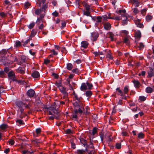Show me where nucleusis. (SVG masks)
<instances>
[{"label": "nucleus", "instance_id": "obj_8", "mask_svg": "<svg viewBox=\"0 0 154 154\" xmlns=\"http://www.w3.org/2000/svg\"><path fill=\"white\" fill-rule=\"evenodd\" d=\"M91 36L93 38V41H96L97 38L99 36V34L97 32H93L91 33Z\"/></svg>", "mask_w": 154, "mask_h": 154}, {"label": "nucleus", "instance_id": "obj_43", "mask_svg": "<svg viewBox=\"0 0 154 154\" xmlns=\"http://www.w3.org/2000/svg\"><path fill=\"white\" fill-rule=\"evenodd\" d=\"M7 15V13H5L4 12H1L0 13V15L2 17H5Z\"/></svg>", "mask_w": 154, "mask_h": 154}, {"label": "nucleus", "instance_id": "obj_28", "mask_svg": "<svg viewBox=\"0 0 154 154\" xmlns=\"http://www.w3.org/2000/svg\"><path fill=\"white\" fill-rule=\"evenodd\" d=\"M123 42L127 45H129L130 44V42L129 41V39L127 37H125L124 38Z\"/></svg>", "mask_w": 154, "mask_h": 154}, {"label": "nucleus", "instance_id": "obj_53", "mask_svg": "<svg viewBox=\"0 0 154 154\" xmlns=\"http://www.w3.org/2000/svg\"><path fill=\"white\" fill-rule=\"evenodd\" d=\"M101 17H102V20H103L104 21H106L107 20L108 17L106 15H104V16H102Z\"/></svg>", "mask_w": 154, "mask_h": 154}, {"label": "nucleus", "instance_id": "obj_38", "mask_svg": "<svg viewBox=\"0 0 154 154\" xmlns=\"http://www.w3.org/2000/svg\"><path fill=\"white\" fill-rule=\"evenodd\" d=\"M77 154H85V151L83 149L77 150Z\"/></svg>", "mask_w": 154, "mask_h": 154}, {"label": "nucleus", "instance_id": "obj_57", "mask_svg": "<svg viewBox=\"0 0 154 154\" xmlns=\"http://www.w3.org/2000/svg\"><path fill=\"white\" fill-rule=\"evenodd\" d=\"M59 12L60 14L59 15L58 14V17L60 15L61 16L63 14L64 12V10L63 9H61L60 10Z\"/></svg>", "mask_w": 154, "mask_h": 154}, {"label": "nucleus", "instance_id": "obj_46", "mask_svg": "<svg viewBox=\"0 0 154 154\" xmlns=\"http://www.w3.org/2000/svg\"><path fill=\"white\" fill-rule=\"evenodd\" d=\"M79 103L80 102H79L78 101H76L75 103H72V104L74 106L75 109L76 108H77V106H78V104H79Z\"/></svg>", "mask_w": 154, "mask_h": 154}, {"label": "nucleus", "instance_id": "obj_31", "mask_svg": "<svg viewBox=\"0 0 154 154\" xmlns=\"http://www.w3.org/2000/svg\"><path fill=\"white\" fill-rule=\"evenodd\" d=\"M27 116V114L25 112H23V113H20L19 115V117L20 118L22 119L25 117V116Z\"/></svg>", "mask_w": 154, "mask_h": 154}, {"label": "nucleus", "instance_id": "obj_59", "mask_svg": "<svg viewBox=\"0 0 154 154\" xmlns=\"http://www.w3.org/2000/svg\"><path fill=\"white\" fill-rule=\"evenodd\" d=\"M140 45L138 46L140 49H143L144 48V45L142 42L140 43Z\"/></svg>", "mask_w": 154, "mask_h": 154}, {"label": "nucleus", "instance_id": "obj_7", "mask_svg": "<svg viewBox=\"0 0 154 154\" xmlns=\"http://www.w3.org/2000/svg\"><path fill=\"white\" fill-rule=\"evenodd\" d=\"M32 76L34 78H38L40 77V74L38 72L34 71L32 72Z\"/></svg>", "mask_w": 154, "mask_h": 154}, {"label": "nucleus", "instance_id": "obj_60", "mask_svg": "<svg viewBox=\"0 0 154 154\" xmlns=\"http://www.w3.org/2000/svg\"><path fill=\"white\" fill-rule=\"evenodd\" d=\"M52 75L53 76L54 78L55 79H58V74L54 73L53 72L52 73Z\"/></svg>", "mask_w": 154, "mask_h": 154}, {"label": "nucleus", "instance_id": "obj_20", "mask_svg": "<svg viewBox=\"0 0 154 154\" xmlns=\"http://www.w3.org/2000/svg\"><path fill=\"white\" fill-rule=\"evenodd\" d=\"M20 58L22 61L20 62V63H22L26 62V57L25 56L23 55H21Z\"/></svg>", "mask_w": 154, "mask_h": 154}, {"label": "nucleus", "instance_id": "obj_27", "mask_svg": "<svg viewBox=\"0 0 154 154\" xmlns=\"http://www.w3.org/2000/svg\"><path fill=\"white\" fill-rule=\"evenodd\" d=\"M138 137L139 139H143L144 137V134L142 132H140L138 134Z\"/></svg>", "mask_w": 154, "mask_h": 154}, {"label": "nucleus", "instance_id": "obj_12", "mask_svg": "<svg viewBox=\"0 0 154 154\" xmlns=\"http://www.w3.org/2000/svg\"><path fill=\"white\" fill-rule=\"evenodd\" d=\"M81 47L86 49L88 48V44L86 41H83L81 42Z\"/></svg>", "mask_w": 154, "mask_h": 154}, {"label": "nucleus", "instance_id": "obj_18", "mask_svg": "<svg viewBox=\"0 0 154 154\" xmlns=\"http://www.w3.org/2000/svg\"><path fill=\"white\" fill-rule=\"evenodd\" d=\"M83 12L84 15H86L87 16L91 17L92 18L93 17L91 16L90 12L89 11H85V10H84Z\"/></svg>", "mask_w": 154, "mask_h": 154}, {"label": "nucleus", "instance_id": "obj_54", "mask_svg": "<svg viewBox=\"0 0 154 154\" xmlns=\"http://www.w3.org/2000/svg\"><path fill=\"white\" fill-rule=\"evenodd\" d=\"M66 132L67 134H70L72 133V131L70 129H67L66 131Z\"/></svg>", "mask_w": 154, "mask_h": 154}, {"label": "nucleus", "instance_id": "obj_52", "mask_svg": "<svg viewBox=\"0 0 154 154\" xmlns=\"http://www.w3.org/2000/svg\"><path fill=\"white\" fill-rule=\"evenodd\" d=\"M9 69L8 67H5L4 69V72L5 73H8L9 72Z\"/></svg>", "mask_w": 154, "mask_h": 154}, {"label": "nucleus", "instance_id": "obj_17", "mask_svg": "<svg viewBox=\"0 0 154 154\" xmlns=\"http://www.w3.org/2000/svg\"><path fill=\"white\" fill-rule=\"evenodd\" d=\"M7 53L9 54L10 53L9 51V49H8L6 50L5 49H3L2 50V51L0 52V53L2 55H5Z\"/></svg>", "mask_w": 154, "mask_h": 154}, {"label": "nucleus", "instance_id": "obj_32", "mask_svg": "<svg viewBox=\"0 0 154 154\" xmlns=\"http://www.w3.org/2000/svg\"><path fill=\"white\" fill-rule=\"evenodd\" d=\"M153 69H152L148 73V76L149 77L151 78L154 76V74L153 72Z\"/></svg>", "mask_w": 154, "mask_h": 154}, {"label": "nucleus", "instance_id": "obj_21", "mask_svg": "<svg viewBox=\"0 0 154 154\" xmlns=\"http://www.w3.org/2000/svg\"><path fill=\"white\" fill-rule=\"evenodd\" d=\"M85 95L86 97H90L92 95V92L91 91H88L85 92Z\"/></svg>", "mask_w": 154, "mask_h": 154}, {"label": "nucleus", "instance_id": "obj_15", "mask_svg": "<svg viewBox=\"0 0 154 154\" xmlns=\"http://www.w3.org/2000/svg\"><path fill=\"white\" fill-rule=\"evenodd\" d=\"M134 86L136 88H139L140 83L137 80H134L133 81Z\"/></svg>", "mask_w": 154, "mask_h": 154}, {"label": "nucleus", "instance_id": "obj_51", "mask_svg": "<svg viewBox=\"0 0 154 154\" xmlns=\"http://www.w3.org/2000/svg\"><path fill=\"white\" fill-rule=\"evenodd\" d=\"M72 71L73 73H75L76 74H78L79 73V69L77 68H75L72 70Z\"/></svg>", "mask_w": 154, "mask_h": 154}, {"label": "nucleus", "instance_id": "obj_30", "mask_svg": "<svg viewBox=\"0 0 154 154\" xmlns=\"http://www.w3.org/2000/svg\"><path fill=\"white\" fill-rule=\"evenodd\" d=\"M152 18V16L150 15H147L146 17V19L147 22L150 21Z\"/></svg>", "mask_w": 154, "mask_h": 154}, {"label": "nucleus", "instance_id": "obj_62", "mask_svg": "<svg viewBox=\"0 0 154 154\" xmlns=\"http://www.w3.org/2000/svg\"><path fill=\"white\" fill-rule=\"evenodd\" d=\"M30 106L31 105L29 104H26L25 106V107L26 109H28L32 111V109L30 108Z\"/></svg>", "mask_w": 154, "mask_h": 154}, {"label": "nucleus", "instance_id": "obj_58", "mask_svg": "<svg viewBox=\"0 0 154 154\" xmlns=\"http://www.w3.org/2000/svg\"><path fill=\"white\" fill-rule=\"evenodd\" d=\"M29 40H26V41H25V42H23V41H22V42L23 43V46H24V47H25L26 45L28 43V42H29Z\"/></svg>", "mask_w": 154, "mask_h": 154}, {"label": "nucleus", "instance_id": "obj_61", "mask_svg": "<svg viewBox=\"0 0 154 154\" xmlns=\"http://www.w3.org/2000/svg\"><path fill=\"white\" fill-rule=\"evenodd\" d=\"M5 75V73L4 71L2 70L0 71V77H3Z\"/></svg>", "mask_w": 154, "mask_h": 154}, {"label": "nucleus", "instance_id": "obj_47", "mask_svg": "<svg viewBox=\"0 0 154 154\" xmlns=\"http://www.w3.org/2000/svg\"><path fill=\"white\" fill-rule=\"evenodd\" d=\"M66 50V48L65 47L62 48L61 47H60L58 45V51H61V52H64Z\"/></svg>", "mask_w": 154, "mask_h": 154}, {"label": "nucleus", "instance_id": "obj_50", "mask_svg": "<svg viewBox=\"0 0 154 154\" xmlns=\"http://www.w3.org/2000/svg\"><path fill=\"white\" fill-rule=\"evenodd\" d=\"M100 136L101 139V140L102 142H103V138L104 137V134L103 133H101L100 134Z\"/></svg>", "mask_w": 154, "mask_h": 154}, {"label": "nucleus", "instance_id": "obj_4", "mask_svg": "<svg viewBox=\"0 0 154 154\" xmlns=\"http://www.w3.org/2000/svg\"><path fill=\"white\" fill-rule=\"evenodd\" d=\"M66 22L63 20H60L58 19V25L61 29H63L66 26Z\"/></svg>", "mask_w": 154, "mask_h": 154}, {"label": "nucleus", "instance_id": "obj_48", "mask_svg": "<svg viewBox=\"0 0 154 154\" xmlns=\"http://www.w3.org/2000/svg\"><path fill=\"white\" fill-rule=\"evenodd\" d=\"M97 22L98 23H100L102 22V17L101 16H98L97 17Z\"/></svg>", "mask_w": 154, "mask_h": 154}, {"label": "nucleus", "instance_id": "obj_45", "mask_svg": "<svg viewBox=\"0 0 154 154\" xmlns=\"http://www.w3.org/2000/svg\"><path fill=\"white\" fill-rule=\"evenodd\" d=\"M116 148L119 149L121 148V144L120 143H117L116 145Z\"/></svg>", "mask_w": 154, "mask_h": 154}, {"label": "nucleus", "instance_id": "obj_63", "mask_svg": "<svg viewBox=\"0 0 154 154\" xmlns=\"http://www.w3.org/2000/svg\"><path fill=\"white\" fill-rule=\"evenodd\" d=\"M30 4L28 2H27L24 5V7L26 8H28L29 7L30 5Z\"/></svg>", "mask_w": 154, "mask_h": 154}, {"label": "nucleus", "instance_id": "obj_24", "mask_svg": "<svg viewBox=\"0 0 154 154\" xmlns=\"http://www.w3.org/2000/svg\"><path fill=\"white\" fill-rule=\"evenodd\" d=\"M152 88L149 87H147L146 88V91L147 93H150L152 92Z\"/></svg>", "mask_w": 154, "mask_h": 154}, {"label": "nucleus", "instance_id": "obj_19", "mask_svg": "<svg viewBox=\"0 0 154 154\" xmlns=\"http://www.w3.org/2000/svg\"><path fill=\"white\" fill-rule=\"evenodd\" d=\"M22 45L20 42L19 41H16L14 46L16 48H19Z\"/></svg>", "mask_w": 154, "mask_h": 154}, {"label": "nucleus", "instance_id": "obj_14", "mask_svg": "<svg viewBox=\"0 0 154 154\" xmlns=\"http://www.w3.org/2000/svg\"><path fill=\"white\" fill-rule=\"evenodd\" d=\"M26 104L25 103H23L21 101L18 102L16 103V105L19 109L23 107V105Z\"/></svg>", "mask_w": 154, "mask_h": 154}, {"label": "nucleus", "instance_id": "obj_36", "mask_svg": "<svg viewBox=\"0 0 154 154\" xmlns=\"http://www.w3.org/2000/svg\"><path fill=\"white\" fill-rule=\"evenodd\" d=\"M67 81H68V84L67 85L69 86V89L71 90H73V87L72 86V85L70 83V80L67 79Z\"/></svg>", "mask_w": 154, "mask_h": 154}, {"label": "nucleus", "instance_id": "obj_29", "mask_svg": "<svg viewBox=\"0 0 154 154\" xmlns=\"http://www.w3.org/2000/svg\"><path fill=\"white\" fill-rule=\"evenodd\" d=\"M16 122L18 123L20 125H24L25 123L23 121L20 119H18L16 120Z\"/></svg>", "mask_w": 154, "mask_h": 154}, {"label": "nucleus", "instance_id": "obj_9", "mask_svg": "<svg viewBox=\"0 0 154 154\" xmlns=\"http://www.w3.org/2000/svg\"><path fill=\"white\" fill-rule=\"evenodd\" d=\"M104 29L107 30H110L111 28V24L109 23H105L103 25Z\"/></svg>", "mask_w": 154, "mask_h": 154}, {"label": "nucleus", "instance_id": "obj_56", "mask_svg": "<svg viewBox=\"0 0 154 154\" xmlns=\"http://www.w3.org/2000/svg\"><path fill=\"white\" fill-rule=\"evenodd\" d=\"M71 147L73 149H75L76 148L75 145V143H74L72 141L71 142Z\"/></svg>", "mask_w": 154, "mask_h": 154}, {"label": "nucleus", "instance_id": "obj_22", "mask_svg": "<svg viewBox=\"0 0 154 154\" xmlns=\"http://www.w3.org/2000/svg\"><path fill=\"white\" fill-rule=\"evenodd\" d=\"M129 87L128 86H126L124 87L123 92L124 94H127L129 90Z\"/></svg>", "mask_w": 154, "mask_h": 154}, {"label": "nucleus", "instance_id": "obj_39", "mask_svg": "<svg viewBox=\"0 0 154 154\" xmlns=\"http://www.w3.org/2000/svg\"><path fill=\"white\" fill-rule=\"evenodd\" d=\"M8 127V125L7 124H3L0 126V128L2 130L5 129Z\"/></svg>", "mask_w": 154, "mask_h": 154}, {"label": "nucleus", "instance_id": "obj_6", "mask_svg": "<svg viewBox=\"0 0 154 154\" xmlns=\"http://www.w3.org/2000/svg\"><path fill=\"white\" fill-rule=\"evenodd\" d=\"M135 36L136 38L138 39V40H136L135 42L137 43L141 37V33L140 31L139 30L135 32Z\"/></svg>", "mask_w": 154, "mask_h": 154}, {"label": "nucleus", "instance_id": "obj_3", "mask_svg": "<svg viewBox=\"0 0 154 154\" xmlns=\"http://www.w3.org/2000/svg\"><path fill=\"white\" fill-rule=\"evenodd\" d=\"M58 88L60 91L61 93L63 95V98L67 100L68 98V93L66 91V88L63 86H61V82H58Z\"/></svg>", "mask_w": 154, "mask_h": 154}, {"label": "nucleus", "instance_id": "obj_41", "mask_svg": "<svg viewBox=\"0 0 154 154\" xmlns=\"http://www.w3.org/2000/svg\"><path fill=\"white\" fill-rule=\"evenodd\" d=\"M45 14H41L40 15V17H38V20H43V19L44 18L45 16Z\"/></svg>", "mask_w": 154, "mask_h": 154}, {"label": "nucleus", "instance_id": "obj_35", "mask_svg": "<svg viewBox=\"0 0 154 154\" xmlns=\"http://www.w3.org/2000/svg\"><path fill=\"white\" fill-rule=\"evenodd\" d=\"M109 38L111 39V41H114L113 36L114 35L112 32H109Z\"/></svg>", "mask_w": 154, "mask_h": 154}, {"label": "nucleus", "instance_id": "obj_37", "mask_svg": "<svg viewBox=\"0 0 154 154\" xmlns=\"http://www.w3.org/2000/svg\"><path fill=\"white\" fill-rule=\"evenodd\" d=\"M35 24V23L34 22H32L28 26V28L29 29H32L34 26Z\"/></svg>", "mask_w": 154, "mask_h": 154}, {"label": "nucleus", "instance_id": "obj_16", "mask_svg": "<svg viewBox=\"0 0 154 154\" xmlns=\"http://www.w3.org/2000/svg\"><path fill=\"white\" fill-rule=\"evenodd\" d=\"M15 74L13 71H10L8 73V77L9 79H11L14 76H15Z\"/></svg>", "mask_w": 154, "mask_h": 154}, {"label": "nucleus", "instance_id": "obj_49", "mask_svg": "<svg viewBox=\"0 0 154 154\" xmlns=\"http://www.w3.org/2000/svg\"><path fill=\"white\" fill-rule=\"evenodd\" d=\"M84 7L85 8L86 10V11H89V10L90 9V6L89 5L87 4H85V5Z\"/></svg>", "mask_w": 154, "mask_h": 154}, {"label": "nucleus", "instance_id": "obj_33", "mask_svg": "<svg viewBox=\"0 0 154 154\" xmlns=\"http://www.w3.org/2000/svg\"><path fill=\"white\" fill-rule=\"evenodd\" d=\"M42 11L41 8L37 9L35 11V14L38 15Z\"/></svg>", "mask_w": 154, "mask_h": 154}, {"label": "nucleus", "instance_id": "obj_26", "mask_svg": "<svg viewBox=\"0 0 154 154\" xmlns=\"http://www.w3.org/2000/svg\"><path fill=\"white\" fill-rule=\"evenodd\" d=\"M48 6V4H43L41 9L42 11H45L47 8Z\"/></svg>", "mask_w": 154, "mask_h": 154}, {"label": "nucleus", "instance_id": "obj_55", "mask_svg": "<svg viewBox=\"0 0 154 154\" xmlns=\"http://www.w3.org/2000/svg\"><path fill=\"white\" fill-rule=\"evenodd\" d=\"M8 142L11 145H13L14 144V140L11 139L8 140Z\"/></svg>", "mask_w": 154, "mask_h": 154}, {"label": "nucleus", "instance_id": "obj_64", "mask_svg": "<svg viewBox=\"0 0 154 154\" xmlns=\"http://www.w3.org/2000/svg\"><path fill=\"white\" fill-rule=\"evenodd\" d=\"M29 151L28 150H24L22 152V154H29Z\"/></svg>", "mask_w": 154, "mask_h": 154}, {"label": "nucleus", "instance_id": "obj_2", "mask_svg": "<svg viewBox=\"0 0 154 154\" xmlns=\"http://www.w3.org/2000/svg\"><path fill=\"white\" fill-rule=\"evenodd\" d=\"M3 60V62L5 64L9 63L10 61H18V59L14 55H12L11 53H9L7 56V57H4L2 59Z\"/></svg>", "mask_w": 154, "mask_h": 154}, {"label": "nucleus", "instance_id": "obj_10", "mask_svg": "<svg viewBox=\"0 0 154 154\" xmlns=\"http://www.w3.org/2000/svg\"><path fill=\"white\" fill-rule=\"evenodd\" d=\"M80 89L82 91L87 90L88 88L86 84L85 83H82L81 84Z\"/></svg>", "mask_w": 154, "mask_h": 154}, {"label": "nucleus", "instance_id": "obj_42", "mask_svg": "<svg viewBox=\"0 0 154 154\" xmlns=\"http://www.w3.org/2000/svg\"><path fill=\"white\" fill-rule=\"evenodd\" d=\"M146 97L143 96H141L139 97V100L141 101H144L146 100Z\"/></svg>", "mask_w": 154, "mask_h": 154}, {"label": "nucleus", "instance_id": "obj_13", "mask_svg": "<svg viewBox=\"0 0 154 154\" xmlns=\"http://www.w3.org/2000/svg\"><path fill=\"white\" fill-rule=\"evenodd\" d=\"M116 94L119 95H120V96H122L123 94V92L120 89V87L117 88L116 89Z\"/></svg>", "mask_w": 154, "mask_h": 154}, {"label": "nucleus", "instance_id": "obj_25", "mask_svg": "<svg viewBox=\"0 0 154 154\" xmlns=\"http://www.w3.org/2000/svg\"><path fill=\"white\" fill-rule=\"evenodd\" d=\"M73 67L71 63H68L67 64L66 68L67 69L69 70H71Z\"/></svg>", "mask_w": 154, "mask_h": 154}, {"label": "nucleus", "instance_id": "obj_5", "mask_svg": "<svg viewBox=\"0 0 154 154\" xmlns=\"http://www.w3.org/2000/svg\"><path fill=\"white\" fill-rule=\"evenodd\" d=\"M35 93V91L34 90L32 89H30L28 91L26 94L28 97L31 98L34 97Z\"/></svg>", "mask_w": 154, "mask_h": 154}, {"label": "nucleus", "instance_id": "obj_23", "mask_svg": "<svg viewBox=\"0 0 154 154\" xmlns=\"http://www.w3.org/2000/svg\"><path fill=\"white\" fill-rule=\"evenodd\" d=\"M86 84L87 86L88 87V89L91 90L92 89L93 87V85L91 83L87 82L86 83Z\"/></svg>", "mask_w": 154, "mask_h": 154}, {"label": "nucleus", "instance_id": "obj_11", "mask_svg": "<svg viewBox=\"0 0 154 154\" xmlns=\"http://www.w3.org/2000/svg\"><path fill=\"white\" fill-rule=\"evenodd\" d=\"M25 69L21 67H19L16 69V71L19 73L23 74L25 73Z\"/></svg>", "mask_w": 154, "mask_h": 154}, {"label": "nucleus", "instance_id": "obj_1", "mask_svg": "<svg viewBox=\"0 0 154 154\" xmlns=\"http://www.w3.org/2000/svg\"><path fill=\"white\" fill-rule=\"evenodd\" d=\"M57 101V100H56L52 105L49 107H46L45 108L47 109V111L49 115H54L55 117L57 119H58V110L56 108L57 106L56 102Z\"/></svg>", "mask_w": 154, "mask_h": 154}, {"label": "nucleus", "instance_id": "obj_40", "mask_svg": "<svg viewBox=\"0 0 154 154\" xmlns=\"http://www.w3.org/2000/svg\"><path fill=\"white\" fill-rule=\"evenodd\" d=\"M32 142H33V143H36L35 146H38V143H40V142L39 141V140L37 139L33 140H32Z\"/></svg>", "mask_w": 154, "mask_h": 154}, {"label": "nucleus", "instance_id": "obj_44", "mask_svg": "<svg viewBox=\"0 0 154 154\" xmlns=\"http://www.w3.org/2000/svg\"><path fill=\"white\" fill-rule=\"evenodd\" d=\"M97 128L96 127H94L93 129L92 132V135H94L97 133Z\"/></svg>", "mask_w": 154, "mask_h": 154}, {"label": "nucleus", "instance_id": "obj_34", "mask_svg": "<svg viewBox=\"0 0 154 154\" xmlns=\"http://www.w3.org/2000/svg\"><path fill=\"white\" fill-rule=\"evenodd\" d=\"M36 32L34 29L32 30L31 33L30 37H34L35 35Z\"/></svg>", "mask_w": 154, "mask_h": 154}]
</instances>
